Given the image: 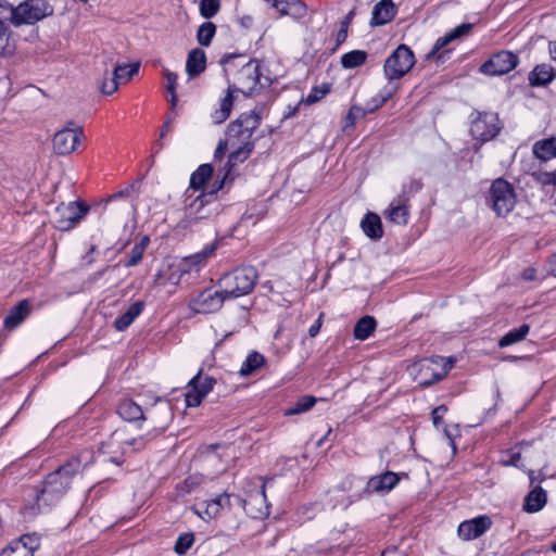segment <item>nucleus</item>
Wrapping results in <instances>:
<instances>
[{"label":"nucleus","mask_w":556,"mask_h":556,"mask_svg":"<svg viewBox=\"0 0 556 556\" xmlns=\"http://www.w3.org/2000/svg\"><path fill=\"white\" fill-rule=\"evenodd\" d=\"M258 66L256 63L249 61L242 64L235 77L233 84L228 86L227 94L220 100L219 108L211 114L213 124H222L229 117L233 104V92L252 93L258 84Z\"/></svg>","instance_id":"1"},{"label":"nucleus","mask_w":556,"mask_h":556,"mask_svg":"<svg viewBox=\"0 0 556 556\" xmlns=\"http://www.w3.org/2000/svg\"><path fill=\"white\" fill-rule=\"evenodd\" d=\"M81 465L78 457H72L66 464L49 473L43 488L36 493L38 502L50 505L59 501L68 490L73 477L80 471Z\"/></svg>","instance_id":"2"},{"label":"nucleus","mask_w":556,"mask_h":556,"mask_svg":"<svg viewBox=\"0 0 556 556\" xmlns=\"http://www.w3.org/2000/svg\"><path fill=\"white\" fill-rule=\"evenodd\" d=\"M258 279L257 270L253 266L238 267L225 274L219 279V288L228 299L249 294Z\"/></svg>","instance_id":"3"},{"label":"nucleus","mask_w":556,"mask_h":556,"mask_svg":"<svg viewBox=\"0 0 556 556\" xmlns=\"http://www.w3.org/2000/svg\"><path fill=\"white\" fill-rule=\"evenodd\" d=\"M452 365L444 357L422 358L408 367L409 376L422 387H428L444 378Z\"/></svg>","instance_id":"4"},{"label":"nucleus","mask_w":556,"mask_h":556,"mask_svg":"<svg viewBox=\"0 0 556 556\" xmlns=\"http://www.w3.org/2000/svg\"><path fill=\"white\" fill-rule=\"evenodd\" d=\"M517 195L510 182L503 178L495 179L488 195V203L497 216H507L515 207Z\"/></svg>","instance_id":"5"},{"label":"nucleus","mask_w":556,"mask_h":556,"mask_svg":"<svg viewBox=\"0 0 556 556\" xmlns=\"http://www.w3.org/2000/svg\"><path fill=\"white\" fill-rule=\"evenodd\" d=\"M89 210L90 206L83 202L61 203L55 207L52 223L59 230L68 231L80 223Z\"/></svg>","instance_id":"6"},{"label":"nucleus","mask_w":556,"mask_h":556,"mask_svg":"<svg viewBox=\"0 0 556 556\" xmlns=\"http://www.w3.org/2000/svg\"><path fill=\"white\" fill-rule=\"evenodd\" d=\"M415 64V56L412 50L405 45L399 46L386 60L383 71L389 80L400 79Z\"/></svg>","instance_id":"7"},{"label":"nucleus","mask_w":556,"mask_h":556,"mask_svg":"<svg viewBox=\"0 0 556 556\" xmlns=\"http://www.w3.org/2000/svg\"><path fill=\"white\" fill-rule=\"evenodd\" d=\"M223 184L224 180H222L218 186L210 192L201 191L191 198L186 194V217L189 220L210 217L213 214L212 204L214 203V193L223 187Z\"/></svg>","instance_id":"8"},{"label":"nucleus","mask_w":556,"mask_h":556,"mask_svg":"<svg viewBox=\"0 0 556 556\" xmlns=\"http://www.w3.org/2000/svg\"><path fill=\"white\" fill-rule=\"evenodd\" d=\"M84 137L83 128L74 122L55 132L53 137V149L60 155L71 154L81 142Z\"/></svg>","instance_id":"9"},{"label":"nucleus","mask_w":556,"mask_h":556,"mask_svg":"<svg viewBox=\"0 0 556 556\" xmlns=\"http://www.w3.org/2000/svg\"><path fill=\"white\" fill-rule=\"evenodd\" d=\"M518 64V56L510 51H500L493 54L480 66V72L489 76H500L509 73Z\"/></svg>","instance_id":"10"},{"label":"nucleus","mask_w":556,"mask_h":556,"mask_svg":"<svg viewBox=\"0 0 556 556\" xmlns=\"http://www.w3.org/2000/svg\"><path fill=\"white\" fill-rule=\"evenodd\" d=\"M227 299L222 288L217 291L207 289L192 298L189 307L198 314H210L218 311Z\"/></svg>","instance_id":"11"},{"label":"nucleus","mask_w":556,"mask_h":556,"mask_svg":"<svg viewBox=\"0 0 556 556\" xmlns=\"http://www.w3.org/2000/svg\"><path fill=\"white\" fill-rule=\"evenodd\" d=\"M247 514L255 519H262L269 515V505L265 494V483L260 482L255 490L249 492L244 500H240Z\"/></svg>","instance_id":"12"},{"label":"nucleus","mask_w":556,"mask_h":556,"mask_svg":"<svg viewBox=\"0 0 556 556\" xmlns=\"http://www.w3.org/2000/svg\"><path fill=\"white\" fill-rule=\"evenodd\" d=\"M500 129L498 117L494 113H479L471 121L470 132L475 139L482 142L493 139Z\"/></svg>","instance_id":"13"},{"label":"nucleus","mask_w":556,"mask_h":556,"mask_svg":"<svg viewBox=\"0 0 556 556\" xmlns=\"http://www.w3.org/2000/svg\"><path fill=\"white\" fill-rule=\"evenodd\" d=\"M216 247V243H211L198 253L177 258L176 269L185 271V274L198 273L206 264L207 260L214 256Z\"/></svg>","instance_id":"14"},{"label":"nucleus","mask_w":556,"mask_h":556,"mask_svg":"<svg viewBox=\"0 0 556 556\" xmlns=\"http://www.w3.org/2000/svg\"><path fill=\"white\" fill-rule=\"evenodd\" d=\"M215 380L211 377L202 378L200 372L189 382V391L186 393V403L189 407L199 406L202 400L212 391Z\"/></svg>","instance_id":"15"},{"label":"nucleus","mask_w":556,"mask_h":556,"mask_svg":"<svg viewBox=\"0 0 556 556\" xmlns=\"http://www.w3.org/2000/svg\"><path fill=\"white\" fill-rule=\"evenodd\" d=\"M492 526L489 516L482 515L470 520L463 521L457 529L458 536L462 540L470 541L481 536Z\"/></svg>","instance_id":"16"},{"label":"nucleus","mask_w":556,"mask_h":556,"mask_svg":"<svg viewBox=\"0 0 556 556\" xmlns=\"http://www.w3.org/2000/svg\"><path fill=\"white\" fill-rule=\"evenodd\" d=\"M261 115L255 110L241 114L236 121L231 122L227 128V136L229 140L235 139L237 137L240 127H245L247 131L254 132L255 129L260 126Z\"/></svg>","instance_id":"17"},{"label":"nucleus","mask_w":556,"mask_h":556,"mask_svg":"<svg viewBox=\"0 0 556 556\" xmlns=\"http://www.w3.org/2000/svg\"><path fill=\"white\" fill-rule=\"evenodd\" d=\"M240 130L241 131H238L237 137H235V140H237L236 143H239L240 146L229 155L228 164L230 166L247 160L253 149V144L250 141L253 134L247 131L245 127H240Z\"/></svg>","instance_id":"18"},{"label":"nucleus","mask_w":556,"mask_h":556,"mask_svg":"<svg viewBox=\"0 0 556 556\" xmlns=\"http://www.w3.org/2000/svg\"><path fill=\"white\" fill-rule=\"evenodd\" d=\"M407 202L408 200L404 197L395 198L386 210V217L396 225H406L409 217Z\"/></svg>","instance_id":"19"},{"label":"nucleus","mask_w":556,"mask_h":556,"mask_svg":"<svg viewBox=\"0 0 556 556\" xmlns=\"http://www.w3.org/2000/svg\"><path fill=\"white\" fill-rule=\"evenodd\" d=\"M213 175V167L210 164H202L190 177V186L186 190L185 194L189 198L204 191V185Z\"/></svg>","instance_id":"20"},{"label":"nucleus","mask_w":556,"mask_h":556,"mask_svg":"<svg viewBox=\"0 0 556 556\" xmlns=\"http://www.w3.org/2000/svg\"><path fill=\"white\" fill-rule=\"evenodd\" d=\"M279 17L290 16L294 21H301L307 15V7L301 0H283L282 3H275Z\"/></svg>","instance_id":"21"},{"label":"nucleus","mask_w":556,"mask_h":556,"mask_svg":"<svg viewBox=\"0 0 556 556\" xmlns=\"http://www.w3.org/2000/svg\"><path fill=\"white\" fill-rule=\"evenodd\" d=\"M392 94L393 88L390 89L386 94L381 96L380 100L374 106L362 108L359 105H352L345 117L344 128L353 127L357 118H361L365 116L367 113H371L375 110L382 106L392 97Z\"/></svg>","instance_id":"22"},{"label":"nucleus","mask_w":556,"mask_h":556,"mask_svg":"<svg viewBox=\"0 0 556 556\" xmlns=\"http://www.w3.org/2000/svg\"><path fill=\"white\" fill-rule=\"evenodd\" d=\"M399 476L392 471H387L380 476H376L369 479L367 489L370 492H389L399 482Z\"/></svg>","instance_id":"23"},{"label":"nucleus","mask_w":556,"mask_h":556,"mask_svg":"<svg viewBox=\"0 0 556 556\" xmlns=\"http://www.w3.org/2000/svg\"><path fill=\"white\" fill-rule=\"evenodd\" d=\"M206 67V55L202 49L191 50L186 61V72L190 78L197 77L204 72Z\"/></svg>","instance_id":"24"},{"label":"nucleus","mask_w":556,"mask_h":556,"mask_svg":"<svg viewBox=\"0 0 556 556\" xmlns=\"http://www.w3.org/2000/svg\"><path fill=\"white\" fill-rule=\"evenodd\" d=\"M471 27H472L471 24H460L457 27H455L453 30L447 33L445 36L439 38L435 41L433 48L428 52L427 59L434 58L438 54V52L442 48H444L446 45H448L451 41L468 34L470 31Z\"/></svg>","instance_id":"25"},{"label":"nucleus","mask_w":556,"mask_h":556,"mask_svg":"<svg viewBox=\"0 0 556 556\" xmlns=\"http://www.w3.org/2000/svg\"><path fill=\"white\" fill-rule=\"evenodd\" d=\"M175 265H177V258H166L156 274V280L162 283L170 282L177 285L186 274L176 269Z\"/></svg>","instance_id":"26"},{"label":"nucleus","mask_w":556,"mask_h":556,"mask_svg":"<svg viewBox=\"0 0 556 556\" xmlns=\"http://www.w3.org/2000/svg\"><path fill=\"white\" fill-rule=\"evenodd\" d=\"M230 505V495L229 494H219L216 497L205 502V508L203 511L197 509L195 513L202 518L212 519L216 517L220 510Z\"/></svg>","instance_id":"27"},{"label":"nucleus","mask_w":556,"mask_h":556,"mask_svg":"<svg viewBox=\"0 0 556 556\" xmlns=\"http://www.w3.org/2000/svg\"><path fill=\"white\" fill-rule=\"evenodd\" d=\"M533 155L542 161H549L556 157V137H549L534 142Z\"/></svg>","instance_id":"28"},{"label":"nucleus","mask_w":556,"mask_h":556,"mask_svg":"<svg viewBox=\"0 0 556 556\" xmlns=\"http://www.w3.org/2000/svg\"><path fill=\"white\" fill-rule=\"evenodd\" d=\"M361 227L364 233L372 240H378L383 235L381 219L376 213H367L362 219Z\"/></svg>","instance_id":"29"},{"label":"nucleus","mask_w":556,"mask_h":556,"mask_svg":"<svg viewBox=\"0 0 556 556\" xmlns=\"http://www.w3.org/2000/svg\"><path fill=\"white\" fill-rule=\"evenodd\" d=\"M395 10L391 0H381L372 10L371 23L375 25H383L392 20Z\"/></svg>","instance_id":"30"},{"label":"nucleus","mask_w":556,"mask_h":556,"mask_svg":"<svg viewBox=\"0 0 556 556\" xmlns=\"http://www.w3.org/2000/svg\"><path fill=\"white\" fill-rule=\"evenodd\" d=\"M143 306L144 304L141 301L132 303L123 315L115 319V329L118 331H124L125 329H127L134 323V320L141 314Z\"/></svg>","instance_id":"31"},{"label":"nucleus","mask_w":556,"mask_h":556,"mask_svg":"<svg viewBox=\"0 0 556 556\" xmlns=\"http://www.w3.org/2000/svg\"><path fill=\"white\" fill-rule=\"evenodd\" d=\"M29 309L30 307L27 301L20 302L4 318L5 328L10 330L16 328L29 314Z\"/></svg>","instance_id":"32"},{"label":"nucleus","mask_w":556,"mask_h":556,"mask_svg":"<svg viewBox=\"0 0 556 556\" xmlns=\"http://www.w3.org/2000/svg\"><path fill=\"white\" fill-rule=\"evenodd\" d=\"M546 492L541 486H535L526 497L525 510L528 513H538L546 504Z\"/></svg>","instance_id":"33"},{"label":"nucleus","mask_w":556,"mask_h":556,"mask_svg":"<svg viewBox=\"0 0 556 556\" xmlns=\"http://www.w3.org/2000/svg\"><path fill=\"white\" fill-rule=\"evenodd\" d=\"M118 415L128 421H136L143 418L141 407L130 399L122 400L117 407Z\"/></svg>","instance_id":"34"},{"label":"nucleus","mask_w":556,"mask_h":556,"mask_svg":"<svg viewBox=\"0 0 556 556\" xmlns=\"http://www.w3.org/2000/svg\"><path fill=\"white\" fill-rule=\"evenodd\" d=\"M266 363V358L261 353L253 351L251 352L245 361L242 363L239 374L242 377H248L256 372Z\"/></svg>","instance_id":"35"},{"label":"nucleus","mask_w":556,"mask_h":556,"mask_svg":"<svg viewBox=\"0 0 556 556\" xmlns=\"http://www.w3.org/2000/svg\"><path fill=\"white\" fill-rule=\"evenodd\" d=\"M554 78V71L547 64H540L529 74V81L532 86H545Z\"/></svg>","instance_id":"36"},{"label":"nucleus","mask_w":556,"mask_h":556,"mask_svg":"<svg viewBox=\"0 0 556 556\" xmlns=\"http://www.w3.org/2000/svg\"><path fill=\"white\" fill-rule=\"evenodd\" d=\"M376 327V319L366 315L356 323L354 327V337L357 340L364 341L369 338V336L375 331Z\"/></svg>","instance_id":"37"},{"label":"nucleus","mask_w":556,"mask_h":556,"mask_svg":"<svg viewBox=\"0 0 556 556\" xmlns=\"http://www.w3.org/2000/svg\"><path fill=\"white\" fill-rule=\"evenodd\" d=\"M529 330H530L529 325L523 324L519 328L508 331L505 336H503L500 339L498 346L506 348V346L515 344L519 341H522L529 333Z\"/></svg>","instance_id":"38"},{"label":"nucleus","mask_w":556,"mask_h":556,"mask_svg":"<svg viewBox=\"0 0 556 556\" xmlns=\"http://www.w3.org/2000/svg\"><path fill=\"white\" fill-rule=\"evenodd\" d=\"M149 242H150L149 237L144 236L141 238V240L139 242H137L132 247V249L129 253V256H128L127 261L125 262L126 267H132V266H136L137 264H139V262L142 260L143 253H144Z\"/></svg>","instance_id":"39"},{"label":"nucleus","mask_w":556,"mask_h":556,"mask_svg":"<svg viewBox=\"0 0 556 556\" xmlns=\"http://www.w3.org/2000/svg\"><path fill=\"white\" fill-rule=\"evenodd\" d=\"M367 53L363 50H353L342 55L341 64L344 68H355L366 62Z\"/></svg>","instance_id":"40"},{"label":"nucleus","mask_w":556,"mask_h":556,"mask_svg":"<svg viewBox=\"0 0 556 556\" xmlns=\"http://www.w3.org/2000/svg\"><path fill=\"white\" fill-rule=\"evenodd\" d=\"M316 403V397L312 395H305L300 397L292 406H290L285 415L293 416L309 410Z\"/></svg>","instance_id":"41"},{"label":"nucleus","mask_w":556,"mask_h":556,"mask_svg":"<svg viewBox=\"0 0 556 556\" xmlns=\"http://www.w3.org/2000/svg\"><path fill=\"white\" fill-rule=\"evenodd\" d=\"M216 33V26L212 22H205L200 25L197 31V40L201 46L207 47L210 46L213 37Z\"/></svg>","instance_id":"42"},{"label":"nucleus","mask_w":556,"mask_h":556,"mask_svg":"<svg viewBox=\"0 0 556 556\" xmlns=\"http://www.w3.org/2000/svg\"><path fill=\"white\" fill-rule=\"evenodd\" d=\"M139 63H132L128 65H117L114 68V76L117 78L119 84L126 83L131 79L139 72Z\"/></svg>","instance_id":"43"},{"label":"nucleus","mask_w":556,"mask_h":556,"mask_svg":"<svg viewBox=\"0 0 556 556\" xmlns=\"http://www.w3.org/2000/svg\"><path fill=\"white\" fill-rule=\"evenodd\" d=\"M533 180L542 187H556V168L553 172L536 170L531 174Z\"/></svg>","instance_id":"44"},{"label":"nucleus","mask_w":556,"mask_h":556,"mask_svg":"<svg viewBox=\"0 0 556 556\" xmlns=\"http://www.w3.org/2000/svg\"><path fill=\"white\" fill-rule=\"evenodd\" d=\"M220 9V0H201L200 13L204 18H212Z\"/></svg>","instance_id":"45"},{"label":"nucleus","mask_w":556,"mask_h":556,"mask_svg":"<svg viewBox=\"0 0 556 556\" xmlns=\"http://www.w3.org/2000/svg\"><path fill=\"white\" fill-rule=\"evenodd\" d=\"M155 413H160L162 415L163 419L160 424H157L153 427V429H152V431L154 432L153 437L160 434L161 432H163L166 429V427L170 420V416H172L170 409L167 405H164V406L157 408L155 410ZM148 435L150 438H152V435L150 433Z\"/></svg>","instance_id":"46"},{"label":"nucleus","mask_w":556,"mask_h":556,"mask_svg":"<svg viewBox=\"0 0 556 556\" xmlns=\"http://www.w3.org/2000/svg\"><path fill=\"white\" fill-rule=\"evenodd\" d=\"M330 502H334L332 504V508L340 506L341 508H346L351 504V500L346 496L345 492L340 489H333L329 492Z\"/></svg>","instance_id":"47"},{"label":"nucleus","mask_w":556,"mask_h":556,"mask_svg":"<svg viewBox=\"0 0 556 556\" xmlns=\"http://www.w3.org/2000/svg\"><path fill=\"white\" fill-rule=\"evenodd\" d=\"M330 91V87L328 84H323L320 86H316L312 88L309 93L305 99L306 104H314L321 100L328 92Z\"/></svg>","instance_id":"48"},{"label":"nucleus","mask_w":556,"mask_h":556,"mask_svg":"<svg viewBox=\"0 0 556 556\" xmlns=\"http://www.w3.org/2000/svg\"><path fill=\"white\" fill-rule=\"evenodd\" d=\"M0 556H33V554H29V551L25 548L24 544L12 542L0 553Z\"/></svg>","instance_id":"49"},{"label":"nucleus","mask_w":556,"mask_h":556,"mask_svg":"<svg viewBox=\"0 0 556 556\" xmlns=\"http://www.w3.org/2000/svg\"><path fill=\"white\" fill-rule=\"evenodd\" d=\"M14 542H20L24 544L25 548L29 551V554L34 555V552L40 546V538L37 534H24L18 540Z\"/></svg>","instance_id":"50"},{"label":"nucleus","mask_w":556,"mask_h":556,"mask_svg":"<svg viewBox=\"0 0 556 556\" xmlns=\"http://www.w3.org/2000/svg\"><path fill=\"white\" fill-rule=\"evenodd\" d=\"M194 536L192 533L181 534L175 544V552L177 554H185L193 544Z\"/></svg>","instance_id":"51"},{"label":"nucleus","mask_w":556,"mask_h":556,"mask_svg":"<svg viewBox=\"0 0 556 556\" xmlns=\"http://www.w3.org/2000/svg\"><path fill=\"white\" fill-rule=\"evenodd\" d=\"M0 27H2L0 25ZM15 51V43L11 38L3 37V28H0V56H10Z\"/></svg>","instance_id":"52"},{"label":"nucleus","mask_w":556,"mask_h":556,"mask_svg":"<svg viewBox=\"0 0 556 556\" xmlns=\"http://www.w3.org/2000/svg\"><path fill=\"white\" fill-rule=\"evenodd\" d=\"M164 76L167 80L166 89L170 93V103L175 105L176 103V85H177V75L169 70L164 71Z\"/></svg>","instance_id":"53"},{"label":"nucleus","mask_w":556,"mask_h":556,"mask_svg":"<svg viewBox=\"0 0 556 556\" xmlns=\"http://www.w3.org/2000/svg\"><path fill=\"white\" fill-rule=\"evenodd\" d=\"M119 81L113 75L112 78H105L101 84V92L104 94H113L118 89Z\"/></svg>","instance_id":"54"},{"label":"nucleus","mask_w":556,"mask_h":556,"mask_svg":"<svg viewBox=\"0 0 556 556\" xmlns=\"http://www.w3.org/2000/svg\"><path fill=\"white\" fill-rule=\"evenodd\" d=\"M446 412H447V408L444 405L438 406L432 410V420H433L434 426H439V424L442 421V418Z\"/></svg>","instance_id":"55"},{"label":"nucleus","mask_w":556,"mask_h":556,"mask_svg":"<svg viewBox=\"0 0 556 556\" xmlns=\"http://www.w3.org/2000/svg\"><path fill=\"white\" fill-rule=\"evenodd\" d=\"M228 144L235 146L236 144L235 139L229 140V138L227 137V139L225 141H219V143L215 150V157H222L224 155V153L226 152Z\"/></svg>","instance_id":"56"},{"label":"nucleus","mask_w":556,"mask_h":556,"mask_svg":"<svg viewBox=\"0 0 556 556\" xmlns=\"http://www.w3.org/2000/svg\"><path fill=\"white\" fill-rule=\"evenodd\" d=\"M237 59L235 55H226L220 60V64L224 66V72L227 75L231 66H235L233 61Z\"/></svg>","instance_id":"57"},{"label":"nucleus","mask_w":556,"mask_h":556,"mask_svg":"<svg viewBox=\"0 0 556 556\" xmlns=\"http://www.w3.org/2000/svg\"><path fill=\"white\" fill-rule=\"evenodd\" d=\"M253 17L251 15H243L238 20V24L244 28L250 29L253 26Z\"/></svg>","instance_id":"58"},{"label":"nucleus","mask_w":556,"mask_h":556,"mask_svg":"<svg viewBox=\"0 0 556 556\" xmlns=\"http://www.w3.org/2000/svg\"><path fill=\"white\" fill-rule=\"evenodd\" d=\"M321 316L323 314L318 317V319L309 327L308 329V334L309 337L314 338L317 336V333L319 332L320 330V327H321Z\"/></svg>","instance_id":"59"},{"label":"nucleus","mask_w":556,"mask_h":556,"mask_svg":"<svg viewBox=\"0 0 556 556\" xmlns=\"http://www.w3.org/2000/svg\"><path fill=\"white\" fill-rule=\"evenodd\" d=\"M393 88V92L395 91L396 87L393 86V85H389L387 86L377 97H375L372 99V103H368L365 108H368V106H374L375 104H377V102L380 100L381 96L386 94L390 89Z\"/></svg>","instance_id":"60"},{"label":"nucleus","mask_w":556,"mask_h":556,"mask_svg":"<svg viewBox=\"0 0 556 556\" xmlns=\"http://www.w3.org/2000/svg\"><path fill=\"white\" fill-rule=\"evenodd\" d=\"M522 279L528 280V281L536 279V269H534V268L525 269L522 273Z\"/></svg>","instance_id":"61"},{"label":"nucleus","mask_w":556,"mask_h":556,"mask_svg":"<svg viewBox=\"0 0 556 556\" xmlns=\"http://www.w3.org/2000/svg\"><path fill=\"white\" fill-rule=\"evenodd\" d=\"M520 459H521L520 453H513L510 455L509 460H507L506 464L507 465H513L515 467H520Z\"/></svg>","instance_id":"62"},{"label":"nucleus","mask_w":556,"mask_h":556,"mask_svg":"<svg viewBox=\"0 0 556 556\" xmlns=\"http://www.w3.org/2000/svg\"><path fill=\"white\" fill-rule=\"evenodd\" d=\"M354 15H355V10H354V9H352V10H351L346 15H345L344 20L341 22V27H343V28H346V29H348V28H349V25H350V23H351V21H352V18L354 17Z\"/></svg>","instance_id":"63"},{"label":"nucleus","mask_w":556,"mask_h":556,"mask_svg":"<svg viewBox=\"0 0 556 556\" xmlns=\"http://www.w3.org/2000/svg\"><path fill=\"white\" fill-rule=\"evenodd\" d=\"M548 270L552 275L556 277V253L553 254L549 258Z\"/></svg>","instance_id":"64"}]
</instances>
